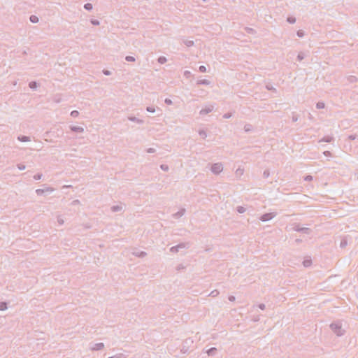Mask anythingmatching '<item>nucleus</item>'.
Here are the masks:
<instances>
[{
	"mask_svg": "<svg viewBox=\"0 0 358 358\" xmlns=\"http://www.w3.org/2000/svg\"><path fill=\"white\" fill-rule=\"evenodd\" d=\"M212 171L215 173H219L222 171V166L220 164H215L212 166Z\"/></svg>",
	"mask_w": 358,
	"mask_h": 358,
	"instance_id": "obj_1",
	"label": "nucleus"
},
{
	"mask_svg": "<svg viewBox=\"0 0 358 358\" xmlns=\"http://www.w3.org/2000/svg\"><path fill=\"white\" fill-rule=\"evenodd\" d=\"M84 8L87 10H91L93 8V6L90 3H87L84 5Z\"/></svg>",
	"mask_w": 358,
	"mask_h": 358,
	"instance_id": "obj_2",
	"label": "nucleus"
},
{
	"mask_svg": "<svg viewBox=\"0 0 358 358\" xmlns=\"http://www.w3.org/2000/svg\"><path fill=\"white\" fill-rule=\"evenodd\" d=\"M208 0H193V1L199 6H202L203 3L207 2Z\"/></svg>",
	"mask_w": 358,
	"mask_h": 358,
	"instance_id": "obj_3",
	"label": "nucleus"
},
{
	"mask_svg": "<svg viewBox=\"0 0 358 358\" xmlns=\"http://www.w3.org/2000/svg\"><path fill=\"white\" fill-rule=\"evenodd\" d=\"M331 328L333 330L335 331V332H336L338 334H339V331H337V329H340V327H338V324H332L331 325Z\"/></svg>",
	"mask_w": 358,
	"mask_h": 358,
	"instance_id": "obj_4",
	"label": "nucleus"
},
{
	"mask_svg": "<svg viewBox=\"0 0 358 358\" xmlns=\"http://www.w3.org/2000/svg\"><path fill=\"white\" fill-rule=\"evenodd\" d=\"M296 18L294 17H287V22H295Z\"/></svg>",
	"mask_w": 358,
	"mask_h": 358,
	"instance_id": "obj_5",
	"label": "nucleus"
},
{
	"mask_svg": "<svg viewBox=\"0 0 358 358\" xmlns=\"http://www.w3.org/2000/svg\"><path fill=\"white\" fill-rule=\"evenodd\" d=\"M126 60L128 62H134V61H135V59H134V57H133L131 56H127L126 57Z\"/></svg>",
	"mask_w": 358,
	"mask_h": 358,
	"instance_id": "obj_6",
	"label": "nucleus"
},
{
	"mask_svg": "<svg viewBox=\"0 0 358 358\" xmlns=\"http://www.w3.org/2000/svg\"><path fill=\"white\" fill-rule=\"evenodd\" d=\"M19 140L21 141H28L27 138L24 137V136L19 137Z\"/></svg>",
	"mask_w": 358,
	"mask_h": 358,
	"instance_id": "obj_7",
	"label": "nucleus"
},
{
	"mask_svg": "<svg viewBox=\"0 0 358 358\" xmlns=\"http://www.w3.org/2000/svg\"><path fill=\"white\" fill-rule=\"evenodd\" d=\"M166 58H165V57H160V58L159 59V62L160 63H162H162H164V62H166Z\"/></svg>",
	"mask_w": 358,
	"mask_h": 358,
	"instance_id": "obj_8",
	"label": "nucleus"
},
{
	"mask_svg": "<svg viewBox=\"0 0 358 358\" xmlns=\"http://www.w3.org/2000/svg\"><path fill=\"white\" fill-rule=\"evenodd\" d=\"M29 86H30V87H31V88H34V87H36V83H31L29 84Z\"/></svg>",
	"mask_w": 358,
	"mask_h": 358,
	"instance_id": "obj_9",
	"label": "nucleus"
},
{
	"mask_svg": "<svg viewBox=\"0 0 358 358\" xmlns=\"http://www.w3.org/2000/svg\"><path fill=\"white\" fill-rule=\"evenodd\" d=\"M199 69H200V71H201V72H205V71H206V67H205V66H201L199 67Z\"/></svg>",
	"mask_w": 358,
	"mask_h": 358,
	"instance_id": "obj_10",
	"label": "nucleus"
},
{
	"mask_svg": "<svg viewBox=\"0 0 358 358\" xmlns=\"http://www.w3.org/2000/svg\"><path fill=\"white\" fill-rule=\"evenodd\" d=\"M78 111L74 110V111H72V112H71V115H73V116L76 117V116H77V115H78Z\"/></svg>",
	"mask_w": 358,
	"mask_h": 358,
	"instance_id": "obj_11",
	"label": "nucleus"
},
{
	"mask_svg": "<svg viewBox=\"0 0 358 358\" xmlns=\"http://www.w3.org/2000/svg\"><path fill=\"white\" fill-rule=\"evenodd\" d=\"M317 108H324V103H317Z\"/></svg>",
	"mask_w": 358,
	"mask_h": 358,
	"instance_id": "obj_12",
	"label": "nucleus"
},
{
	"mask_svg": "<svg viewBox=\"0 0 358 358\" xmlns=\"http://www.w3.org/2000/svg\"><path fill=\"white\" fill-rule=\"evenodd\" d=\"M30 19H31V22H34V21H35V20H38V19H36V17H31V18H30Z\"/></svg>",
	"mask_w": 358,
	"mask_h": 358,
	"instance_id": "obj_13",
	"label": "nucleus"
},
{
	"mask_svg": "<svg viewBox=\"0 0 358 358\" xmlns=\"http://www.w3.org/2000/svg\"><path fill=\"white\" fill-rule=\"evenodd\" d=\"M76 131H83V129L80 128V127H77V128H75L74 129Z\"/></svg>",
	"mask_w": 358,
	"mask_h": 358,
	"instance_id": "obj_14",
	"label": "nucleus"
},
{
	"mask_svg": "<svg viewBox=\"0 0 358 358\" xmlns=\"http://www.w3.org/2000/svg\"><path fill=\"white\" fill-rule=\"evenodd\" d=\"M166 103H171V101H169H169H168V100H166Z\"/></svg>",
	"mask_w": 358,
	"mask_h": 358,
	"instance_id": "obj_15",
	"label": "nucleus"
},
{
	"mask_svg": "<svg viewBox=\"0 0 358 358\" xmlns=\"http://www.w3.org/2000/svg\"><path fill=\"white\" fill-rule=\"evenodd\" d=\"M148 111L153 112V110H152V108L148 109Z\"/></svg>",
	"mask_w": 358,
	"mask_h": 358,
	"instance_id": "obj_16",
	"label": "nucleus"
},
{
	"mask_svg": "<svg viewBox=\"0 0 358 358\" xmlns=\"http://www.w3.org/2000/svg\"><path fill=\"white\" fill-rule=\"evenodd\" d=\"M148 111L153 112V110H152V108L148 109Z\"/></svg>",
	"mask_w": 358,
	"mask_h": 358,
	"instance_id": "obj_17",
	"label": "nucleus"
},
{
	"mask_svg": "<svg viewBox=\"0 0 358 358\" xmlns=\"http://www.w3.org/2000/svg\"><path fill=\"white\" fill-rule=\"evenodd\" d=\"M92 23H94V22H99L98 21H91Z\"/></svg>",
	"mask_w": 358,
	"mask_h": 358,
	"instance_id": "obj_18",
	"label": "nucleus"
},
{
	"mask_svg": "<svg viewBox=\"0 0 358 358\" xmlns=\"http://www.w3.org/2000/svg\"><path fill=\"white\" fill-rule=\"evenodd\" d=\"M99 347L100 348L103 347V344H99Z\"/></svg>",
	"mask_w": 358,
	"mask_h": 358,
	"instance_id": "obj_19",
	"label": "nucleus"
},
{
	"mask_svg": "<svg viewBox=\"0 0 358 358\" xmlns=\"http://www.w3.org/2000/svg\"><path fill=\"white\" fill-rule=\"evenodd\" d=\"M110 358H112V357H110Z\"/></svg>",
	"mask_w": 358,
	"mask_h": 358,
	"instance_id": "obj_20",
	"label": "nucleus"
}]
</instances>
